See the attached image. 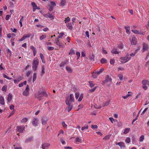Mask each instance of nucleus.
Here are the masks:
<instances>
[{"instance_id": "f257e3e1", "label": "nucleus", "mask_w": 149, "mask_h": 149, "mask_svg": "<svg viewBox=\"0 0 149 149\" xmlns=\"http://www.w3.org/2000/svg\"><path fill=\"white\" fill-rule=\"evenodd\" d=\"M44 96L46 97L47 96V93L45 92H39L38 96L36 97L39 100H41L42 99V97Z\"/></svg>"}, {"instance_id": "f03ea898", "label": "nucleus", "mask_w": 149, "mask_h": 149, "mask_svg": "<svg viewBox=\"0 0 149 149\" xmlns=\"http://www.w3.org/2000/svg\"><path fill=\"white\" fill-rule=\"evenodd\" d=\"M131 58V57L129 55L127 54L125 56L121 57L120 59L122 61L121 62L123 63H124L129 61L130 59Z\"/></svg>"}, {"instance_id": "7ed1b4c3", "label": "nucleus", "mask_w": 149, "mask_h": 149, "mask_svg": "<svg viewBox=\"0 0 149 149\" xmlns=\"http://www.w3.org/2000/svg\"><path fill=\"white\" fill-rule=\"evenodd\" d=\"M69 97H65V103L66 104L68 105V111L70 112L72 109V106L71 104L70 103H69Z\"/></svg>"}, {"instance_id": "20e7f679", "label": "nucleus", "mask_w": 149, "mask_h": 149, "mask_svg": "<svg viewBox=\"0 0 149 149\" xmlns=\"http://www.w3.org/2000/svg\"><path fill=\"white\" fill-rule=\"evenodd\" d=\"M48 119L46 116H43L41 118V122L43 125H45L48 120Z\"/></svg>"}, {"instance_id": "39448f33", "label": "nucleus", "mask_w": 149, "mask_h": 149, "mask_svg": "<svg viewBox=\"0 0 149 149\" xmlns=\"http://www.w3.org/2000/svg\"><path fill=\"white\" fill-rule=\"evenodd\" d=\"M112 79L109 75H107L105 78V79L103 81V84H105L108 82H111Z\"/></svg>"}, {"instance_id": "423d86ee", "label": "nucleus", "mask_w": 149, "mask_h": 149, "mask_svg": "<svg viewBox=\"0 0 149 149\" xmlns=\"http://www.w3.org/2000/svg\"><path fill=\"white\" fill-rule=\"evenodd\" d=\"M17 131L20 133L23 132V130L25 128L24 126H17Z\"/></svg>"}, {"instance_id": "0eeeda50", "label": "nucleus", "mask_w": 149, "mask_h": 149, "mask_svg": "<svg viewBox=\"0 0 149 149\" xmlns=\"http://www.w3.org/2000/svg\"><path fill=\"white\" fill-rule=\"evenodd\" d=\"M38 119L37 118H34L32 122V125L35 126H37L38 125Z\"/></svg>"}, {"instance_id": "6e6552de", "label": "nucleus", "mask_w": 149, "mask_h": 149, "mask_svg": "<svg viewBox=\"0 0 149 149\" xmlns=\"http://www.w3.org/2000/svg\"><path fill=\"white\" fill-rule=\"evenodd\" d=\"M132 32L136 34H141L143 35H144L145 34V32H139V31H137L136 30H132Z\"/></svg>"}, {"instance_id": "1a4fd4ad", "label": "nucleus", "mask_w": 149, "mask_h": 149, "mask_svg": "<svg viewBox=\"0 0 149 149\" xmlns=\"http://www.w3.org/2000/svg\"><path fill=\"white\" fill-rule=\"evenodd\" d=\"M116 145H118L121 148H124L125 147L124 143L122 142H120L119 143L116 142Z\"/></svg>"}, {"instance_id": "9d476101", "label": "nucleus", "mask_w": 149, "mask_h": 149, "mask_svg": "<svg viewBox=\"0 0 149 149\" xmlns=\"http://www.w3.org/2000/svg\"><path fill=\"white\" fill-rule=\"evenodd\" d=\"M50 144L49 143H45L42 145V149H47L50 146Z\"/></svg>"}, {"instance_id": "9b49d317", "label": "nucleus", "mask_w": 149, "mask_h": 149, "mask_svg": "<svg viewBox=\"0 0 149 149\" xmlns=\"http://www.w3.org/2000/svg\"><path fill=\"white\" fill-rule=\"evenodd\" d=\"M137 42L136 38L134 36L132 37L131 41V43L132 45H135Z\"/></svg>"}, {"instance_id": "f8f14e48", "label": "nucleus", "mask_w": 149, "mask_h": 149, "mask_svg": "<svg viewBox=\"0 0 149 149\" xmlns=\"http://www.w3.org/2000/svg\"><path fill=\"white\" fill-rule=\"evenodd\" d=\"M30 36L31 35L30 34H28L27 35H25L22 36V38L21 39H20L19 40V41H23V40H24L26 38H29Z\"/></svg>"}, {"instance_id": "ddd939ff", "label": "nucleus", "mask_w": 149, "mask_h": 149, "mask_svg": "<svg viewBox=\"0 0 149 149\" xmlns=\"http://www.w3.org/2000/svg\"><path fill=\"white\" fill-rule=\"evenodd\" d=\"M31 4L33 7V11H35L37 9H38L36 4L34 2H32Z\"/></svg>"}, {"instance_id": "4468645a", "label": "nucleus", "mask_w": 149, "mask_h": 149, "mask_svg": "<svg viewBox=\"0 0 149 149\" xmlns=\"http://www.w3.org/2000/svg\"><path fill=\"white\" fill-rule=\"evenodd\" d=\"M148 48V45L145 43L143 44V51H144L147 50Z\"/></svg>"}, {"instance_id": "2eb2a0df", "label": "nucleus", "mask_w": 149, "mask_h": 149, "mask_svg": "<svg viewBox=\"0 0 149 149\" xmlns=\"http://www.w3.org/2000/svg\"><path fill=\"white\" fill-rule=\"evenodd\" d=\"M39 63V60L37 58H35L33 61V65H37Z\"/></svg>"}, {"instance_id": "dca6fc26", "label": "nucleus", "mask_w": 149, "mask_h": 149, "mask_svg": "<svg viewBox=\"0 0 149 149\" xmlns=\"http://www.w3.org/2000/svg\"><path fill=\"white\" fill-rule=\"evenodd\" d=\"M92 74V77L94 78H96L97 77V76L99 74H98L97 71L95 70V71H94Z\"/></svg>"}, {"instance_id": "f3484780", "label": "nucleus", "mask_w": 149, "mask_h": 149, "mask_svg": "<svg viewBox=\"0 0 149 149\" xmlns=\"http://www.w3.org/2000/svg\"><path fill=\"white\" fill-rule=\"evenodd\" d=\"M69 98V102H74V96L73 94H70V95Z\"/></svg>"}, {"instance_id": "a211bd4d", "label": "nucleus", "mask_w": 149, "mask_h": 149, "mask_svg": "<svg viewBox=\"0 0 149 149\" xmlns=\"http://www.w3.org/2000/svg\"><path fill=\"white\" fill-rule=\"evenodd\" d=\"M12 95L10 93H9L7 97V101L8 102H10L12 99Z\"/></svg>"}, {"instance_id": "6ab92c4d", "label": "nucleus", "mask_w": 149, "mask_h": 149, "mask_svg": "<svg viewBox=\"0 0 149 149\" xmlns=\"http://www.w3.org/2000/svg\"><path fill=\"white\" fill-rule=\"evenodd\" d=\"M66 26L70 30H72V26L71 23L66 24Z\"/></svg>"}, {"instance_id": "aec40b11", "label": "nucleus", "mask_w": 149, "mask_h": 149, "mask_svg": "<svg viewBox=\"0 0 149 149\" xmlns=\"http://www.w3.org/2000/svg\"><path fill=\"white\" fill-rule=\"evenodd\" d=\"M33 137L32 136H31L30 137H29L27 138L25 141V142L27 143V142L31 141L33 140Z\"/></svg>"}, {"instance_id": "412c9836", "label": "nucleus", "mask_w": 149, "mask_h": 149, "mask_svg": "<svg viewBox=\"0 0 149 149\" xmlns=\"http://www.w3.org/2000/svg\"><path fill=\"white\" fill-rule=\"evenodd\" d=\"M142 83L143 85H149V81L146 80H143Z\"/></svg>"}, {"instance_id": "4be33fe9", "label": "nucleus", "mask_w": 149, "mask_h": 149, "mask_svg": "<svg viewBox=\"0 0 149 149\" xmlns=\"http://www.w3.org/2000/svg\"><path fill=\"white\" fill-rule=\"evenodd\" d=\"M65 68L68 72L72 73V70L70 67L67 66Z\"/></svg>"}, {"instance_id": "5701e85b", "label": "nucleus", "mask_w": 149, "mask_h": 149, "mask_svg": "<svg viewBox=\"0 0 149 149\" xmlns=\"http://www.w3.org/2000/svg\"><path fill=\"white\" fill-rule=\"evenodd\" d=\"M89 83V86L91 88L93 87L95 85V83L93 81H88Z\"/></svg>"}, {"instance_id": "b1692460", "label": "nucleus", "mask_w": 149, "mask_h": 149, "mask_svg": "<svg viewBox=\"0 0 149 149\" xmlns=\"http://www.w3.org/2000/svg\"><path fill=\"white\" fill-rule=\"evenodd\" d=\"M111 52L112 54H118L119 53L117 51V49L116 48H114L111 51Z\"/></svg>"}, {"instance_id": "393cba45", "label": "nucleus", "mask_w": 149, "mask_h": 149, "mask_svg": "<svg viewBox=\"0 0 149 149\" xmlns=\"http://www.w3.org/2000/svg\"><path fill=\"white\" fill-rule=\"evenodd\" d=\"M0 103L2 105H3L4 104V98L1 96L0 97Z\"/></svg>"}, {"instance_id": "a878e982", "label": "nucleus", "mask_w": 149, "mask_h": 149, "mask_svg": "<svg viewBox=\"0 0 149 149\" xmlns=\"http://www.w3.org/2000/svg\"><path fill=\"white\" fill-rule=\"evenodd\" d=\"M125 29H126V32L127 34H130V27L129 26H125Z\"/></svg>"}, {"instance_id": "bb28decb", "label": "nucleus", "mask_w": 149, "mask_h": 149, "mask_svg": "<svg viewBox=\"0 0 149 149\" xmlns=\"http://www.w3.org/2000/svg\"><path fill=\"white\" fill-rule=\"evenodd\" d=\"M101 63L102 64H104L106 63L107 62V60L104 58H102L100 60Z\"/></svg>"}, {"instance_id": "cd10ccee", "label": "nucleus", "mask_w": 149, "mask_h": 149, "mask_svg": "<svg viewBox=\"0 0 149 149\" xmlns=\"http://www.w3.org/2000/svg\"><path fill=\"white\" fill-rule=\"evenodd\" d=\"M75 141L76 142H78L80 143H82V139L79 137L77 136L75 139Z\"/></svg>"}, {"instance_id": "c85d7f7f", "label": "nucleus", "mask_w": 149, "mask_h": 149, "mask_svg": "<svg viewBox=\"0 0 149 149\" xmlns=\"http://www.w3.org/2000/svg\"><path fill=\"white\" fill-rule=\"evenodd\" d=\"M40 56L41 59L43 63H45V61L44 60V56L43 54L41 53L40 54Z\"/></svg>"}, {"instance_id": "c756f323", "label": "nucleus", "mask_w": 149, "mask_h": 149, "mask_svg": "<svg viewBox=\"0 0 149 149\" xmlns=\"http://www.w3.org/2000/svg\"><path fill=\"white\" fill-rule=\"evenodd\" d=\"M94 54L92 53L90 56L89 58L91 61L94 60Z\"/></svg>"}, {"instance_id": "7c9ffc66", "label": "nucleus", "mask_w": 149, "mask_h": 149, "mask_svg": "<svg viewBox=\"0 0 149 149\" xmlns=\"http://www.w3.org/2000/svg\"><path fill=\"white\" fill-rule=\"evenodd\" d=\"M66 3V0H62L61 2V6H64Z\"/></svg>"}, {"instance_id": "2f4dec72", "label": "nucleus", "mask_w": 149, "mask_h": 149, "mask_svg": "<svg viewBox=\"0 0 149 149\" xmlns=\"http://www.w3.org/2000/svg\"><path fill=\"white\" fill-rule=\"evenodd\" d=\"M47 37L46 35H42L40 37V40H42L43 39L46 38Z\"/></svg>"}, {"instance_id": "473e14b6", "label": "nucleus", "mask_w": 149, "mask_h": 149, "mask_svg": "<svg viewBox=\"0 0 149 149\" xmlns=\"http://www.w3.org/2000/svg\"><path fill=\"white\" fill-rule=\"evenodd\" d=\"M70 20V18L69 17H68L67 18H65V20H64V22L65 23H67L69 22Z\"/></svg>"}, {"instance_id": "72a5a7b5", "label": "nucleus", "mask_w": 149, "mask_h": 149, "mask_svg": "<svg viewBox=\"0 0 149 149\" xmlns=\"http://www.w3.org/2000/svg\"><path fill=\"white\" fill-rule=\"evenodd\" d=\"M29 93V91H27L25 90L23 92L22 94L25 96L28 95Z\"/></svg>"}, {"instance_id": "f704fd0d", "label": "nucleus", "mask_w": 149, "mask_h": 149, "mask_svg": "<svg viewBox=\"0 0 149 149\" xmlns=\"http://www.w3.org/2000/svg\"><path fill=\"white\" fill-rule=\"evenodd\" d=\"M130 130V129L129 128H126L125 129L123 133L125 134H126L129 132Z\"/></svg>"}, {"instance_id": "c9c22d12", "label": "nucleus", "mask_w": 149, "mask_h": 149, "mask_svg": "<svg viewBox=\"0 0 149 149\" xmlns=\"http://www.w3.org/2000/svg\"><path fill=\"white\" fill-rule=\"evenodd\" d=\"M48 18H49L51 20H53L54 19V16L52 15V13L50 14L49 13Z\"/></svg>"}, {"instance_id": "e433bc0d", "label": "nucleus", "mask_w": 149, "mask_h": 149, "mask_svg": "<svg viewBox=\"0 0 149 149\" xmlns=\"http://www.w3.org/2000/svg\"><path fill=\"white\" fill-rule=\"evenodd\" d=\"M36 79V73H35L33 74V82L35 81Z\"/></svg>"}, {"instance_id": "4c0bfd02", "label": "nucleus", "mask_w": 149, "mask_h": 149, "mask_svg": "<svg viewBox=\"0 0 149 149\" xmlns=\"http://www.w3.org/2000/svg\"><path fill=\"white\" fill-rule=\"evenodd\" d=\"M104 70V69L103 68H101L99 70H96L98 74H100Z\"/></svg>"}, {"instance_id": "58836bf2", "label": "nucleus", "mask_w": 149, "mask_h": 149, "mask_svg": "<svg viewBox=\"0 0 149 149\" xmlns=\"http://www.w3.org/2000/svg\"><path fill=\"white\" fill-rule=\"evenodd\" d=\"M75 54V52L74 50L72 49L70 50V52L69 53V54L72 55Z\"/></svg>"}, {"instance_id": "ea45409f", "label": "nucleus", "mask_w": 149, "mask_h": 149, "mask_svg": "<svg viewBox=\"0 0 149 149\" xmlns=\"http://www.w3.org/2000/svg\"><path fill=\"white\" fill-rule=\"evenodd\" d=\"M132 142L134 144L135 143L136 141L135 138L134 136L133 135L132 136Z\"/></svg>"}, {"instance_id": "a19ab883", "label": "nucleus", "mask_w": 149, "mask_h": 149, "mask_svg": "<svg viewBox=\"0 0 149 149\" xmlns=\"http://www.w3.org/2000/svg\"><path fill=\"white\" fill-rule=\"evenodd\" d=\"M110 102V101L104 102L103 104V106L105 107L108 106Z\"/></svg>"}, {"instance_id": "79ce46f5", "label": "nucleus", "mask_w": 149, "mask_h": 149, "mask_svg": "<svg viewBox=\"0 0 149 149\" xmlns=\"http://www.w3.org/2000/svg\"><path fill=\"white\" fill-rule=\"evenodd\" d=\"M28 120V118H25L22 119L21 120V123H25Z\"/></svg>"}, {"instance_id": "37998d69", "label": "nucleus", "mask_w": 149, "mask_h": 149, "mask_svg": "<svg viewBox=\"0 0 149 149\" xmlns=\"http://www.w3.org/2000/svg\"><path fill=\"white\" fill-rule=\"evenodd\" d=\"M97 87V86L95 87L93 89L90 90H89V92L92 93L94 92L96 90Z\"/></svg>"}, {"instance_id": "c03bdc74", "label": "nucleus", "mask_w": 149, "mask_h": 149, "mask_svg": "<svg viewBox=\"0 0 149 149\" xmlns=\"http://www.w3.org/2000/svg\"><path fill=\"white\" fill-rule=\"evenodd\" d=\"M130 139L129 137H127L125 140V142L127 143H129L130 142Z\"/></svg>"}, {"instance_id": "a18cd8bd", "label": "nucleus", "mask_w": 149, "mask_h": 149, "mask_svg": "<svg viewBox=\"0 0 149 149\" xmlns=\"http://www.w3.org/2000/svg\"><path fill=\"white\" fill-rule=\"evenodd\" d=\"M2 75H3V77L5 78H6L8 79H9V80H10L12 79V78H9V77H8L6 74H5L4 73H3L2 74Z\"/></svg>"}, {"instance_id": "49530a36", "label": "nucleus", "mask_w": 149, "mask_h": 149, "mask_svg": "<svg viewBox=\"0 0 149 149\" xmlns=\"http://www.w3.org/2000/svg\"><path fill=\"white\" fill-rule=\"evenodd\" d=\"M118 77L119 78L120 80H122L123 79V75L122 74H119L118 75Z\"/></svg>"}, {"instance_id": "de8ad7c7", "label": "nucleus", "mask_w": 149, "mask_h": 149, "mask_svg": "<svg viewBox=\"0 0 149 149\" xmlns=\"http://www.w3.org/2000/svg\"><path fill=\"white\" fill-rule=\"evenodd\" d=\"M144 139V136L143 135H142L139 138V141L140 142H142L143 141Z\"/></svg>"}, {"instance_id": "09e8293b", "label": "nucleus", "mask_w": 149, "mask_h": 149, "mask_svg": "<svg viewBox=\"0 0 149 149\" xmlns=\"http://www.w3.org/2000/svg\"><path fill=\"white\" fill-rule=\"evenodd\" d=\"M83 94H81L79 97V98L78 99V101L79 102H80L81 101V100H82V99H83Z\"/></svg>"}, {"instance_id": "8fccbe9b", "label": "nucleus", "mask_w": 149, "mask_h": 149, "mask_svg": "<svg viewBox=\"0 0 149 149\" xmlns=\"http://www.w3.org/2000/svg\"><path fill=\"white\" fill-rule=\"evenodd\" d=\"M1 90L2 91H6L7 90V87L5 86H3Z\"/></svg>"}, {"instance_id": "3c124183", "label": "nucleus", "mask_w": 149, "mask_h": 149, "mask_svg": "<svg viewBox=\"0 0 149 149\" xmlns=\"http://www.w3.org/2000/svg\"><path fill=\"white\" fill-rule=\"evenodd\" d=\"M6 51L8 54L9 53L10 56L11 54V51L8 48H7L6 49Z\"/></svg>"}, {"instance_id": "603ef678", "label": "nucleus", "mask_w": 149, "mask_h": 149, "mask_svg": "<svg viewBox=\"0 0 149 149\" xmlns=\"http://www.w3.org/2000/svg\"><path fill=\"white\" fill-rule=\"evenodd\" d=\"M115 62V60L114 59H111L110 60V64L111 65H113L114 64Z\"/></svg>"}, {"instance_id": "864d4df0", "label": "nucleus", "mask_w": 149, "mask_h": 149, "mask_svg": "<svg viewBox=\"0 0 149 149\" xmlns=\"http://www.w3.org/2000/svg\"><path fill=\"white\" fill-rule=\"evenodd\" d=\"M68 60H64L63 62V65H65L67 64L68 62Z\"/></svg>"}, {"instance_id": "5fc2aeb1", "label": "nucleus", "mask_w": 149, "mask_h": 149, "mask_svg": "<svg viewBox=\"0 0 149 149\" xmlns=\"http://www.w3.org/2000/svg\"><path fill=\"white\" fill-rule=\"evenodd\" d=\"M10 17H11L10 15H6V20H8L9 19V18H10Z\"/></svg>"}, {"instance_id": "6e6d98bb", "label": "nucleus", "mask_w": 149, "mask_h": 149, "mask_svg": "<svg viewBox=\"0 0 149 149\" xmlns=\"http://www.w3.org/2000/svg\"><path fill=\"white\" fill-rule=\"evenodd\" d=\"M79 93H75V98L77 99L79 97Z\"/></svg>"}, {"instance_id": "4d7b16f0", "label": "nucleus", "mask_w": 149, "mask_h": 149, "mask_svg": "<svg viewBox=\"0 0 149 149\" xmlns=\"http://www.w3.org/2000/svg\"><path fill=\"white\" fill-rule=\"evenodd\" d=\"M30 49H31L33 52L36 51V49L32 45L31 46Z\"/></svg>"}, {"instance_id": "13d9d810", "label": "nucleus", "mask_w": 149, "mask_h": 149, "mask_svg": "<svg viewBox=\"0 0 149 149\" xmlns=\"http://www.w3.org/2000/svg\"><path fill=\"white\" fill-rule=\"evenodd\" d=\"M64 34V33H61L58 36V38H61Z\"/></svg>"}, {"instance_id": "bf43d9fd", "label": "nucleus", "mask_w": 149, "mask_h": 149, "mask_svg": "<svg viewBox=\"0 0 149 149\" xmlns=\"http://www.w3.org/2000/svg\"><path fill=\"white\" fill-rule=\"evenodd\" d=\"M47 49L49 50H52L54 49V47H47Z\"/></svg>"}, {"instance_id": "052dcab7", "label": "nucleus", "mask_w": 149, "mask_h": 149, "mask_svg": "<svg viewBox=\"0 0 149 149\" xmlns=\"http://www.w3.org/2000/svg\"><path fill=\"white\" fill-rule=\"evenodd\" d=\"M147 85H143V88L145 90H146L148 89V86H146Z\"/></svg>"}, {"instance_id": "680f3d73", "label": "nucleus", "mask_w": 149, "mask_h": 149, "mask_svg": "<svg viewBox=\"0 0 149 149\" xmlns=\"http://www.w3.org/2000/svg\"><path fill=\"white\" fill-rule=\"evenodd\" d=\"M148 109V107H147V108H146L142 112L141 115H142L144 114L145 113V112L147 110V109Z\"/></svg>"}, {"instance_id": "e2e57ef3", "label": "nucleus", "mask_w": 149, "mask_h": 149, "mask_svg": "<svg viewBox=\"0 0 149 149\" xmlns=\"http://www.w3.org/2000/svg\"><path fill=\"white\" fill-rule=\"evenodd\" d=\"M56 45H58L59 47H61L62 46V43H61L60 42H59V41L58 42H56Z\"/></svg>"}, {"instance_id": "0e129e2a", "label": "nucleus", "mask_w": 149, "mask_h": 149, "mask_svg": "<svg viewBox=\"0 0 149 149\" xmlns=\"http://www.w3.org/2000/svg\"><path fill=\"white\" fill-rule=\"evenodd\" d=\"M124 68L122 67H120L118 68V71H119L120 70H124Z\"/></svg>"}, {"instance_id": "69168bd1", "label": "nucleus", "mask_w": 149, "mask_h": 149, "mask_svg": "<svg viewBox=\"0 0 149 149\" xmlns=\"http://www.w3.org/2000/svg\"><path fill=\"white\" fill-rule=\"evenodd\" d=\"M88 128V125L85 126V127H82L81 128V130L82 131L84 130L85 129H87Z\"/></svg>"}, {"instance_id": "338daca9", "label": "nucleus", "mask_w": 149, "mask_h": 149, "mask_svg": "<svg viewBox=\"0 0 149 149\" xmlns=\"http://www.w3.org/2000/svg\"><path fill=\"white\" fill-rule=\"evenodd\" d=\"M91 127L93 128L97 129V126L96 125H92Z\"/></svg>"}, {"instance_id": "774afa93", "label": "nucleus", "mask_w": 149, "mask_h": 149, "mask_svg": "<svg viewBox=\"0 0 149 149\" xmlns=\"http://www.w3.org/2000/svg\"><path fill=\"white\" fill-rule=\"evenodd\" d=\"M62 125L63 127H66L67 126V125L65 124V122L63 121L62 123Z\"/></svg>"}]
</instances>
